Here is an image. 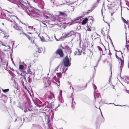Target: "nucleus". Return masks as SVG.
<instances>
[{
  "mask_svg": "<svg viewBox=\"0 0 129 129\" xmlns=\"http://www.w3.org/2000/svg\"><path fill=\"white\" fill-rule=\"evenodd\" d=\"M63 71L64 70V68L66 67H68L70 66L71 65V63L70 61L68 56H66L63 59Z\"/></svg>",
  "mask_w": 129,
  "mask_h": 129,
  "instance_id": "f257e3e1",
  "label": "nucleus"
},
{
  "mask_svg": "<svg viewBox=\"0 0 129 129\" xmlns=\"http://www.w3.org/2000/svg\"><path fill=\"white\" fill-rule=\"evenodd\" d=\"M52 104L51 103L50 104L49 102L48 101H46V102L44 103L42 105H37V106L39 107H45V109L46 108H50L51 109L52 108Z\"/></svg>",
  "mask_w": 129,
  "mask_h": 129,
  "instance_id": "f03ea898",
  "label": "nucleus"
},
{
  "mask_svg": "<svg viewBox=\"0 0 129 129\" xmlns=\"http://www.w3.org/2000/svg\"><path fill=\"white\" fill-rule=\"evenodd\" d=\"M13 22L14 24L13 25L14 28L20 31V33H22V31H23L22 30V27H18L17 26L16 23L15 21H13Z\"/></svg>",
  "mask_w": 129,
  "mask_h": 129,
  "instance_id": "7ed1b4c3",
  "label": "nucleus"
},
{
  "mask_svg": "<svg viewBox=\"0 0 129 129\" xmlns=\"http://www.w3.org/2000/svg\"><path fill=\"white\" fill-rule=\"evenodd\" d=\"M117 53L115 54V56L119 60H119L121 61V63H120V65L121 66L120 67V74L121 73L122 70V67H123V64H124V61L122 60V59L120 58L117 55Z\"/></svg>",
  "mask_w": 129,
  "mask_h": 129,
  "instance_id": "20e7f679",
  "label": "nucleus"
},
{
  "mask_svg": "<svg viewBox=\"0 0 129 129\" xmlns=\"http://www.w3.org/2000/svg\"><path fill=\"white\" fill-rule=\"evenodd\" d=\"M55 53L57 55H59L60 57H62L63 56L64 53L61 49H58L56 51Z\"/></svg>",
  "mask_w": 129,
  "mask_h": 129,
  "instance_id": "39448f33",
  "label": "nucleus"
},
{
  "mask_svg": "<svg viewBox=\"0 0 129 129\" xmlns=\"http://www.w3.org/2000/svg\"><path fill=\"white\" fill-rule=\"evenodd\" d=\"M23 10L25 11V12L27 13L28 15L30 16L31 14V15L33 14V12L32 11L33 9H23Z\"/></svg>",
  "mask_w": 129,
  "mask_h": 129,
  "instance_id": "423d86ee",
  "label": "nucleus"
},
{
  "mask_svg": "<svg viewBox=\"0 0 129 129\" xmlns=\"http://www.w3.org/2000/svg\"><path fill=\"white\" fill-rule=\"evenodd\" d=\"M104 2V0H97V2L95 3L93 7H96L98 5L99 3H103Z\"/></svg>",
  "mask_w": 129,
  "mask_h": 129,
  "instance_id": "0eeeda50",
  "label": "nucleus"
},
{
  "mask_svg": "<svg viewBox=\"0 0 129 129\" xmlns=\"http://www.w3.org/2000/svg\"><path fill=\"white\" fill-rule=\"evenodd\" d=\"M22 73L23 74H24L25 75H26L28 74H31V71L30 69L28 70L27 71H23L22 72Z\"/></svg>",
  "mask_w": 129,
  "mask_h": 129,
  "instance_id": "6e6552de",
  "label": "nucleus"
},
{
  "mask_svg": "<svg viewBox=\"0 0 129 129\" xmlns=\"http://www.w3.org/2000/svg\"><path fill=\"white\" fill-rule=\"evenodd\" d=\"M47 124L48 125V129H51L49 125L50 120H49L50 116L48 115L47 116Z\"/></svg>",
  "mask_w": 129,
  "mask_h": 129,
  "instance_id": "1a4fd4ad",
  "label": "nucleus"
},
{
  "mask_svg": "<svg viewBox=\"0 0 129 129\" xmlns=\"http://www.w3.org/2000/svg\"><path fill=\"white\" fill-rule=\"evenodd\" d=\"M5 56V53L3 52H1L0 50V59L2 60V59L4 58Z\"/></svg>",
  "mask_w": 129,
  "mask_h": 129,
  "instance_id": "9d476101",
  "label": "nucleus"
},
{
  "mask_svg": "<svg viewBox=\"0 0 129 129\" xmlns=\"http://www.w3.org/2000/svg\"><path fill=\"white\" fill-rule=\"evenodd\" d=\"M70 37L69 36V35L68 33H67V34H64L63 33L62 34V36L61 37H62V39H63L65 38H67L68 37Z\"/></svg>",
  "mask_w": 129,
  "mask_h": 129,
  "instance_id": "9b49d317",
  "label": "nucleus"
},
{
  "mask_svg": "<svg viewBox=\"0 0 129 129\" xmlns=\"http://www.w3.org/2000/svg\"><path fill=\"white\" fill-rule=\"evenodd\" d=\"M88 19L87 18H85L81 22V24L83 25L85 24L87 22Z\"/></svg>",
  "mask_w": 129,
  "mask_h": 129,
  "instance_id": "f8f14e48",
  "label": "nucleus"
},
{
  "mask_svg": "<svg viewBox=\"0 0 129 129\" xmlns=\"http://www.w3.org/2000/svg\"><path fill=\"white\" fill-rule=\"evenodd\" d=\"M93 10V9H90L87 12H85L84 11V12H83V15L84 16L85 15L89 13L90 12H92Z\"/></svg>",
  "mask_w": 129,
  "mask_h": 129,
  "instance_id": "ddd939ff",
  "label": "nucleus"
},
{
  "mask_svg": "<svg viewBox=\"0 0 129 129\" xmlns=\"http://www.w3.org/2000/svg\"><path fill=\"white\" fill-rule=\"evenodd\" d=\"M83 16H83V15L80 16L79 17H78L75 18V19H74V20H71V21H72V22H73L75 21H76L78 20H79V19H80L82 18L83 17Z\"/></svg>",
  "mask_w": 129,
  "mask_h": 129,
  "instance_id": "4468645a",
  "label": "nucleus"
},
{
  "mask_svg": "<svg viewBox=\"0 0 129 129\" xmlns=\"http://www.w3.org/2000/svg\"><path fill=\"white\" fill-rule=\"evenodd\" d=\"M16 79L14 77H12L11 78V81L13 82L14 84H16Z\"/></svg>",
  "mask_w": 129,
  "mask_h": 129,
  "instance_id": "2eb2a0df",
  "label": "nucleus"
},
{
  "mask_svg": "<svg viewBox=\"0 0 129 129\" xmlns=\"http://www.w3.org/2000/svg\"><path fill=\"white\" fill-rule=\"evenodd\" d=\"M59 15L60 16H61L64 17H66V14L64 12H61L60 11L59 12Z\"/></svg>",
  "mask_w": 129,
  "mask_h": 129,
  "instance_id": "dca6fc26",
  "label": "nucleus"
},
{
  "mask_svg": "<svg viewBox=\"0 0 129 129\" xmlns=\"http://www.w3.org/2000/svg\"><path fill=\"white\" fill-rule=\"evenodd\" d=\"M59 102L60 103H63L64 100L62 98V97L59 96Z\"/></svg>",
  "mask_w": 129,
  "mask_h": 129,
  "instance_id": "f3484780",
  "label": "nucleus"
},
{
  "mask_svg": "<svg viewBox=\"0 0 129 129\" xmlns=\"http://www.w3.org/2000/svg\"><path fill=\"white\" fill-rule=\"evenodd\" d=\"M109 9V12L110 13H115L116 12V10L114 9Z\"/></svg>",
  "mask_w": 129,
  "mask_h": 129,
  "instance_id": "a211bd4d",
  "label": "nucleus"
},
{
  "mask_svg": "<svg viewBox=\"0 0 129 129\" xmlns=\"http://www.w3.org/2000/svg\"><path fill=\"white\" fill-rule=\"evenodd\" d=\"M7 61L6 60H3V59H2V60H1L0 62H1L2 65H5L6 64L7 62Z\"/></svg>",
  "mask_w": 129,
  "mask_h": 129,
  "instance_id": "6ab92c4d",
  "label": "nucleus"
},
{
  "mask_svg": "<svg viewBox=\"0 0 129 129\" xmlns=\"http://www.w3.org/2000/svg\"><path fill=\"white\" fill-rule=\"evenodd\" d=\"M63 65V63L62 62H60V64H59L58 66L56 68H55V71L56 72V71H57V69H58V67L59 66H61V67Z\"/></svg>",
  "mask_w": 129,
  "mask_h": 129,
  "instance_id": "aec40b11",
  "label": "nucleus"
},
{
  "mask_svg": "<svg viewBox=\"0 0 129 129\" xmlns=\"http://www.w3.org/2000/svg\"><path fill=\"white\" fill-rule=\"evenodd\" d=\"M68 33L69 36L70 37L72 35H75L74 34V31H71Z\"/></svg>",
  "mask_w": 129,
  "mask_h": 129,
  "instance_id": "412c9836",
  "label": "nucleus"
},
{
  "mask_svg": "<svg viewBox=\"0 0 129 129\" xmlns=\"http://www.w3.org/2000/svg\"><path fill=\"white\" fill-rule=\"evenodd\" d=\"M28 83L29 85H30V84L31 83L32 81V79L31 78H30V76H29L28 77Z\"/></svg>",
  "mask_w": 129,
  "mask_h": 129,
  "instance_id": "4be33fe9",
  "label": "nucleus"
},
{
  "mask_svg": "<svg viewBox=\"0 0 129 129\" xmlns=\"http://www.w3.org/2000/svg\"><path fill=\"white\" fill-rule=\"evenodd\" d=\"M55 39H56V40L57 41H63L64 40L63 39H62V37H61L60 38H59L58 39H57V38H56V37L55 36Z\"/></svg>",
  "mask_w": 129,
  "mask_h": 129,
  "instance_id": "5701e85b",
  "label": "nucleus"
},
{
  "mask_svg": "<svg viewBox=\"0 0 129 129\" xmlns=\"http://www.w3.org/2000/svg\"><path fill=\"white\" fill-rule=\"evenodd\" d=\"M4 37L5 38L7 39V38L9 37V36L8 35V33H6L5 34H4Z\"/></svg>",
  "mask_w": 129,
  "mask_h": 129,
  "instance_id": "b1692460",
  "label": "nucleus"
},
{
  "mask_svg": "<svg viewBox=\"0 0 129 129\" xmlns=\"http://www.w3.org/2000/svg\"><path fill=\"white\" fill-rule=\"evenodd\" d=\"M67 50V52L68 53L71 54V53L72 51L71 50L70 48L68 47Z\"/></svg>",
  "mask_w": 129,
  "mask_h": 129,
  "instance_id": "393cba45",
  "label": "nucleus"
},
{
  "mask_svg": "<svg viewBox=\"0 0 129 129\" xmlns=\"http://www.w3.org/2000/svg\"><path fill=\"white\" fill-rule=\"evenodd\" d=\"M2 90L3 92L6 93L8 92L9 91V89H2Z\"/></svg>",
  "mask_w": 129,
  "mask_h": 129,
  "instance_id": "a878e982",
  "label": "nucleus"
},
{
  "mask_svg": "<svg viewBox=\"0 0 129 129\" xmlns=\"http://www.w3.org/2000/svg\"><path fill=\"white\" fill-rule=\"evenodd\" d=\"M20 80H21V83L22 85L24 86V81L23 80V78H21L20 79Z\"/></svg>",
  "mask_w": 129,
  "mask_h": 129,
  "instance_id": "bb28decb",
  "label": "nucleus"
},
{
  "mask_svg": "<svg viewBox=\"0 0 129 129\" xmlns=\"http://www.w3.org/2000/svg\"><path fill=\"white\" fill-rule=\"evenodd\" d=\"M27 108L28 109V110L29 111H33V109L31 107H28Z\"/></svg>",
  "mask_w": 129,
  "mask_h": 129,
  "instance_id": "cd10ccee",
  "label": "nucleus"
},
{
  "mask_svg": "<svg viewBox=\"0 0 129 129\" xmlns=\"http://www.w3.org/2000/svg\"><path fill=\"white\" fill-rule=\"evenodd\" d=\"M121 19L124 23H125L126 24H128V23L127 22L126 20L124 18H123L122 17H121Z\"/></svg>",
  "mask_w": 129,
  "mask_h": 129,
  "instance_id": "c85d7f7f",
  "label": "nucleus"
},
{
  "mask_svg": "<svg viewBox=\"0 0 129 129\" xmlns=\"http://www.w3.org/2000/svg\"><path fill=\"white\" fill-rule=\"evenodd\" d=\"M24 69V66L22 64H20L19 65V69L20 70H23Z\"/></svg>",
  "mask_w": 129,
  "mask_h": 129,
  "instance_id": "c756f323",
  "label": "nucleus"
},
{
  "mask_svg": "<svg viewBox=\"0 0 129 129\" xmlns=\"http://www.w3.org/2000/svg\"><path fill=\"white\" fill-rule=\"evenodd\" d=\"M24 86L25 87H27L28 84H27V82L26 80H24Z\"/></svg>",
  "mask_w": 129,
  "mask_h": 129,
  "instance_id": "7c9ffc66",
  "label": "nucleus"
},
{
  "mask_svg": "<svg viewBox=\"0 0 129 129\" xmlns=\"http://www.w3.org/2000/svg\"><path fill=\"white\" fill-rule=\"evenodd\" d=\"M106 10L105 9H102L101 10V14L102 16H103V13H105Z\"/></svg>",
  "mask_w": 129,
  "mask_h": 129,
  "instance_id": "2f4dec72",
  "label": "nucleus"
},
{
  "mask_svg": "<svg viewBox=\"0 0 129 129\" xmlns=\"http://www.w3.org/2000/svg\"><path fill=\"white\" fill-rule=\"evenodd\" d=\"M51 18L52 19L51 20L54 21H55L56 20L54 16H52L51 17Z\"/></svg>",
  "mask_w": 129,
  "mask_h": 129,
  "instance_id": "473e14b6",
  "label": "nucleus"
},
{
  "mask_svg": "<svg viewBox=\"0 0 129 129\" xmlns=\"http://www.w3.org/2000/svg\"><path fill=\"white\" fill-rule=\"evenodd\" d=\"M77 49L78 50V52L79 53H78V55H81V52H82V50H80V49H79L78 48Z\"/></svg>",
  "mask_w": 129,
  "mask_h": 129,
  "instance_id": "72a5a7b5",
  "label": "nucleus"
},
{
  "mask_svg": "<svg viewBox=\"0 0 129 129\" xmlns=\"http://www.w3.org/2000/svg\"><path fill=\"white\" fill-rule=\"evenodd\" d=\"M39 35H40V34L38 35V36L41 39V41L42 42H45V41L44 40V38H43V36H42V38L40 36H39Z\"/></svg>",
  "mask_w": 129,
  "mask_h": 129,
  "instance_id": "f704fd0d",
  "label": "nucleus"
},
{
  "mask_svg": "<svg viewBox=\"0 0 129 129\" xmlns=\"http://www.w3.org/2000/svg\"><path fill=\"white\" fill-rule=\"evenodd\" d=\"M24 119V121L25 122H28L30 120H28V118L27 117H25V118H23V119Z\"/></svg>",
  "mask_w": 129,
  "mask_h": 129,
  "instance_id": "c9c22d12",
  "label": "nucleus"
},
{
  "mask_svg": "<svg viewBox=\"0 0 129 129\" xmlns=\"http://www.w3.org/2000/svg\"><path fill=\"white\" fill-rule=\"evenodd\" d=\"M56 74L57 76L61 77V73H57Z\"/></svg>",
  "mask_w": 129,
  "mask_h": 129,
  "instance_id": "e433bc0d",
  "label": "nucleus"
},
{
  "mask_svg": "<svg viewBox=\"0 0 129 129\" xmlns=\"http://www.w3.org/2000/svg\"><path fill=\"white\" fill-rule=\"evenodd\" d=\"M42 48H39L38 51V52L39 53H41L42 52Z\"/></svg>",
  "mask_w": 129,
  "mask_h": 129,
  "instance_id": "4c0bfd02",
  "label": "nucleus"
},
{
  "mask_svg": "<svg viewBox=\"0 0 129 129\" xmlns=\"http://www.w3.org/2000/svg\"><path fill=\"white\" fill-rule=\"evenodd\" d=\"M38 52H37V51H36V52H35L34 54L35 56H36V57H37L38 56Z\"/></svg>",
  "mask_w": 129,
  "mask_h": 129,
  "instance_id": "58836bf2",
  "label": "nucleus"
},
{
  "mask_svg": "<svg viewBox=\"0 0 129 129\" xmlns=\"http://www.w3.org/2000/svg\"><path fill=\"white\" fill-rule=\"evenodd\" d=\"M62 91L61 90H60V92H59V96L62 97Z\"/></svg>",
  "mask_w": 129,
  "mask_h": 129,
  "instance_id": "ea45409f",
  "label": "nucleus"
},
{
  "mask_svg": "<svg viewBox=\"0 0 129 129\" xmlns=\"http://www.w3.org/2000/svg\"><path fill=\"white\" fill-rule=\"evenodd\" d=\"M123 79H125V81L127 82L128 81V77H124Z\"/></svg>",
  "mask_w": 129,
  "mask_h": 129,
  "instance_id": "a19ab883",
  "label": "nucleus"
},
{
  "mask_svg": "<svg viewBox=\"0 0 129 129\" xmlns=\"http://www.w3.org/2000/svg\"><path fill=\"white\" fill-rule=\"evenodd\" d=\"M109 32V30L108 31V35H107V37H108L109 38L110 40V41L111 42V41H112V40L110 38V36H109V35H108Z\"/></svg>",
  "mask_w": 129,
  "mask_h": 129,
  "instance_id": "79ce46f5",
  "label": "nucleus"
},
{
  "mask_svg": "<svg viewBox=\"0 0 129 129\" xmlns=\"http://www.w3.org/2000/svg\"><path fill=\"white\" fill-rule=\"evenodd\" d=\"M125 47H126L127 49L128 50L129 52V45H127V43H126V44L125 45Z\"/></svg>",
  "mask_w": 129,
  "mask_h": 129,
  "instance_id": "37998d69",
  "label": "nucleus"
},
{
  "mask_svg": "<svg viewBox=\"0 0 129 129\" xmlns=\"http://www.w3.org/2000/svg\"><path fill=\"white\" fill-rule=\"evenodd\" d=\"M20 35H21V34H24L26 36L27 35V34L25 33H24L23 31H22V33H20Z\"/></svg>",
  "mask_w": 129,
  "mask_h": 129,
  "instance_id": "c03bdc74",
  "label": "nucleus"
},
{
  "mask_svg": "<svg viewBox=\"0 0 129 129\" xmlns=\"http://www.w3.org/2000/svg\"><path fill=\"white\" fill-rule=\"evenodd\" d=\"M98 48V49L100 51H102V48L99 46H98L97 47Z\"/></svg>",
  "mask_w": 129,
  "mask_h": 129,
  "instance_id": "a18cd8bd",
  "label": "nucleus"
},
{
  "mask_svg": "<svg viewBox=\"0 0 129 129\" xmlns=\"http://www.w3.org/2000/svg\"><path fill=\"white\" fill-rule=\"evenodd\" d=\"M93 88H94V90H96L97 89V87L94 84H93Z\"/></svg>",
  "mask_w": 129,
  "mask_h": 129,
  "instance_id": "49530a36",
  "label": "nucleus"
},
{
  "mask_svg": "<svg viewBox=\"0 0 129 129\" xmlns=\"http://www.w3.org/2000/svg\"><path fill=\"white\" fill-rule=\"evenodd\" d=\"M87 30L89 31H91L90 27H89V26H88L87 27Z\"/></svg>",
  "mask_w": 129,
  "mask_h": 129,
  "instance_id": "de8ad7c7",
  "label": "nucleus"
},
{
  "mask_svg": "<svg viewBox=\"0 0 129 129\" xmlns=\"http://www.w3.org/2000/svg\"><path fill=\"white\" fill-rule=\"evenodd\" d=\"M31 42V43L33 44H34V40H33L31 39L30 38V41Z\"/></svg>",
  "mask_w": 129,
  "mask_h": 129,
  "instance_id": "09e8293b",
  "label": "nucleus"
},
{
  "mask_svg": "<svg viewBox=\"0 0 129 129\" xmlns=\"http://www.w3.org/2000/svg\"><path fill=\"white\" fill-rule=\"evenodd\" d=\"M103 28L101 30V33L102 34H103L104 35L105 33H104V32L103 30Z\"/></svg>",
  "mask_w": 129,
  "mask_h": 129,
  "instance_id": "8fccbe9b",
  "label": "nucleus"
},
{
  "mask_svg": "<svg viewBox=\"0 0 129 129\" xmlns=\"http://www.w3.org/2000/svg\"><path fill=\"white\" fill-rule=\"evenodd\" d=\"M74 100V98H73V97L72 98V107H74V106L73 105V100Z\"/></svg>",
  "mask_w": 129,
  "mask_h": 129,
  "instance_id": "3c124183",
  "label": "nucleus"
},
{
  "mask_svg": "<svg viewBox=\"0 0 129 129\" xmlns=\"http://www.w3.org/2000/svg\"><path fill=\"white\" fill-rule=\"evenodd\" d=\"M27 38L30 41V36L28 35H27L26 36Z\"/></svg>",
  "mask_w": 129,
  "mask_h": 129,
  "instance_id": "603ef678",
  "label": "nucleus"
},
{
  "mask_svg": "<svg viewBox=\"0 0 129 129\" xmlns=\"http://www.w3.org/2000/svg\"><path fill=\"white\" fill-rule=\"evenodd\" d=\"M39 104H41V105H42L43 104V103L40 100L39 101Z\"/></svg>",
  "mask_w": 129,
  "mask_h": 129,
  "instance_id": "864d4df0",
  "label": "nucleus"
},
{
  "mask_svg": "<svg viewBox=\"0 0 129 129\" xmlns=\"http://www.w3.org/2000/svg\"><path fill=\"white\" fill-rule=\"evenodd\" d=\"M74 55H78V51H75L74 53Z\"/></svg>",
  "mask_w": 129,
  "mask_h": 129,
  "instance_id": "5fc2aeb1",
  "label": "nucleus"
},
{
  "mask_svg": "<svg viewBox=\"0 0 129 129\" xmlns=\"http://www.w3.org/2000/svg\"><path fill=\"white\" fill-rule=\"evenodd\" d=\"M28 111V109L27 108H26L24 110V112H27Z\"/></svg>",
  "mask_w": 129,
  "mask_h": 129,
  "instance_id": "6e6d98bb",
  "label": "nucleus"
},
{
  "mask_svg": "<svg viewBox=\"0 0 129 129\" xmlns=\"http://www.w3.org/2000/svg\"><path fill=\"white\" fill-rule=\"evenodd\" d=\"M87 87V84H86V85L84 87V88H83L82 89V90H83L86 88Z\"/></svg>",
  "mask_w": 129,
  "mask_h": 129,
  "instance_id": "4d7b16f0",
  "label": "nucleus"
},
{
  "mask_svg": "<svg viewBox=\"0 0 129 129\" xmlns=\"http://www.w3.org/2000/svg\"><path fill=\"white\" fill-rule=\"evenodd\" d=\"M31 67V66L30 65V64H29V65L28 66V70L30 69V68Z\"/></svg>",
  "mask_w": 129,
  "mask_h": 129,
  "instance_id": "13d9d810",
  "label": "nucleus"
},
{
  "mask_svg": "<svg viewBox=\"0 0 129 129\" xmlns=\"http://www.w3.org/2000/svg\"><path fill=\"white\" fill-rule=\"evenodd\" d=\"M22 76H23V79L24 80H26V78H25V77L23 75H21Z\"/></svg>",
  "mask_w": 129,
  "mask_h": 129,
  "instance_id": "bf43d9fd",
  "label": "nucleus"
},
{
  "mask_svg": "<svg viewBox=\"0 0 129 129\" xmlns=\"http://www.w3.org/2000/svg\"><path fill=\"white\" fill-rule=\"evenodd\" d=\"M114 104L116 106H122L121 105H116L114 103H110L109 104Z\"/></svg>",
  "mask_w": 129,
  "mask_h": 129,
  "instance_id": "052dcab7",
  "label": "nucleus"
},
{
  "mask_svg": "<svg viewBox=\"0 0 129 129\" xmlns=\"http://www.w3.org/2000/svg\"><path fill=\"white\" fill-rule=\"evenodd\" d=\"M0 30L1 31V33L3 34H5V33H6V32H5L4 31H2V30Z\"/></svg>",
  "mask_w": 129,
  "mask_h": 129,
  "instance_id": "680f3d73",
  "label": "nucleus"
},
{
  "mask_svg": "<svg viewBox=\"0 0 129 129\" xmlns=\"http://www.w3.org/2000/svg\"><path fill=\"white\" fill-rule=\"evenodd\" d=\"M76 34H78V35L79 36V37L80 38H81V34L79 33H76Z\"/></svg>",
  "mask_w": 129,
  "mask_h": 129,
  "instance_id": "e2e57ef3",
  "label": "nucleus"
},
{
  "mask_svg": "<svg viewBox=\"0 0 129 129\" xmlns=\"http://www.w3.org/2000/svg\"><path fill=\"white\" fill-rule=\"evenodd\" d=\"M101 53H102V55H105V54H103V50H102V51H100V53L101 54Z\"/></svg>",
  "mask_w": 129,
  "mask_h": 129,
  "instance_id": "0e129e2a",
  "label": "nucleus"
},
{
  "mask_svg": "<svg viewBox=\"0 0 129 129\" xmlns=\"http://www.w3.org/2000/svg\"><path fill=\"white\" fill-rule=\"evenodd\" d=\"M109 50V55H110V57H111V55L112 53L111 52H110V50Z\"/></svg>",
  "mask_w": 129,
  "mask_h": 129,
  "instance_id": "69168bd1",
  "label": "nucleus"
},
{
  "mask_svg": "<svg viewBox=\"0 0 129 129\" xmlns=\"http://www.w3.org/2000/svg\"><path fill=\"white\" fill-rule=\"evenodd\" d=\"M111 44L112 45V46L114 47V45L113 44V43L112 41H111Z\"/></svg>",
  "mask_w": 129,
  "mask_h": 129,
  "instance_id": "338daca9",
  "label": "nucleus"
},
{
  "mask_svg": "<svg viewBox=\"0 0 129 129\" xmlns=\"http://www.w3.org/2000/svg\"><path fill=\"white\" fill-rule=\"evenodd\" d=\"M28 27H31V29H33V26H28Z\"/></svg>",
  "mask_w": 129,
  "mask_h": 129,
  "instance_id": "774afa93",
  "label": "nucleus"
}]
</instances>
